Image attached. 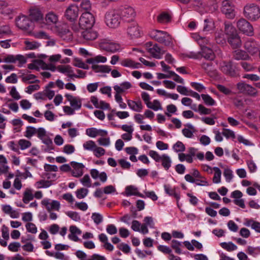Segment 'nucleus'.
Listing matches in <instances>:
<instances>
[{
    "mask_svg": "<svg viewBox=\"0 0 260 260\" xmlns=\"http://www.w3.org/2000/svg\"><path fill=\"white\" fill-rule=\"evenodd\" d=\"M150 36L156 41L166 46H171L173 45V39L166 31L154 30L150 32Z\"/></svg>",
    "mask_w": 260,
    "mask_h": 260,
    "instance_id": "obj_1",
    "label": "nucleus"
},
{
    "mask_svg": "<svg viewBox=\"0 0 260 260\" xmlns=\"http://www.w3.org/2000/svg\"><path fill=\"white\" fill-rule=\"evenodd\" d=\"M107 25L111 28L117 27L121 20L117 9H110L105 14Z\"/></svg>",
    "mask_w": 260,
    "mask_h": 260,
    "instance_id": "obj_2",
    "label": "nucleus"
},
{
    "mask_svg": "<svg viewBox=\"0 0 260 260\" xmlns=\"http://www.w3.org/2000/svg\"><path fill=\"white\" fill-rule=\"evenodd\" d=\"M244 16L250 21H256L260 17V9L254 4L246 5L244 8Z\"/></svg>",
    "mask_w": 260,
    "mask_h": 260,
    "instance_id": "obj_3",
    "label": "nucleus"
},
{
    "mask_svg": "<svg viewBox=\"0 0 260 260\" xmlns=\"http://www.w3.org/2000/svg\"><path fill=\"white\" fill-rule=\"evenodd\" d=\"M149 155L155 160L156 162L161 161L162 166L166 170H168L171 167L172 160L170 156L168 155L164 154L160 156L157 152L154 150L149 151Z\"/></svg>",
    "mask_w": 260,
    "mask_h": 260,
    "instance_id": "obj_4",
    "label": "nucleus"
},
{
    "mask_svg": "<svg viewBox=\"0 0 260 260\" xmlns=\"http://www.w3.org/2000/svg\"><path fill=\"white\" fill-rule=\"evenodd\" d=\"M54 31L60 38L66 41H72L73 39V34L66 24H61L56 25Z\"/></svg>",
    "mask_w": 260,
    "mask_h": 260,
    "instance_id": "obj_5",
    "label": "nucleus"
},
{
    "mask_svg": "<svg viewBox=\"0 0 260 260\" xmlns=\"http://www.w3.org/2000/svg\"><path fill=\"white\" fill-rule=\"evenodd\" d=\"M95 22V19L93 15L86 12L83 13L79 19V25L82 29H90Z\"/></svg>",
    "mask_w": 260,
    "mask_h": 260,
    "instance_id": "obj_6",
    "label": "nucleus"
},
{
    "mask_svg": "<svg viewBox=\"0 0 260 260\" xmlns=\"http://www.w3.org/2000/svg\"><path fill=\"white\" fill-rule=\"evenodd\" d=\"M16 25L23 30H31L34 27V24L29 17L25 15L18 16L16 19Z\"/></svg>",
    "mask_w": 260,
    "mask_h": 260,
    "instance_id": "obj_7",
    "label": "nucleus"
},
{
    "mask_svg": "<svg viewBox=\"0 0 260 260\" xmlns=\"http://www.w3.org/2000/svg\"><path fill=\"white\" fill-rule=\"evenodd\" d=\"M28 17L32 23H40L44 20V14L41 9L38 6L30 7Z\"/></svg>",
    "mask_w": 260,
    "mask_h": 260,
    "instance_id": "obj_8",
    "label": "nucleus"
},
{
    "mask_svg": "<svg viewBox=\"0 0 260 260\" xmlns=\"http://www.w3.org/2000/svg\"><path fill=\"white\" fill-rule=\"evenodd\" d=\"M237 27L239 31L247 36H252L254 34L252 25L244 18L237 21Z\"/></svg>",
    "mask_w": 260,
    "mask_h": 260,
    "instance_id": "obj_9",
    "label": "nucleus"
},
{
    "mask_svg": "<svg viewBox=\"0 0 260 260\" xmlns=\"http://www.w3.org/2000/svg\"><path fill=\"white\" fill-rule=\"evenodd\" d=\"M121 20L127 22L133 21L135 16L134 10L131 7H121L117 9Z\"/></svg>",
    "mask_w": 260,
    "mask_h": 260,
    "instance_id": "obj_10",
    "label": "nucleus"
},
{
    "mask_svg": "<svg viewBox=\"0 0 260 260\" xmlns=\"http://www.w3.org/2000/svg\"><path fill=\"white\" fill-rule=\"evenodd\" d=\"M220 70L224 74L236 77L238 75V71L235 69V67L232 65L231 61H223L220 64Z\"/></svg>",
    "mask_w": 260,
    "mask_h": 260,
    "instance_id": "obj_11",
    "label": "nucleus"
},
{
    "mask_svg": "<svg viewBox=\"0 0 260 260\" xmlns=\"http://www.w3.org/2000/svg\"><path fill=\"white\" fill-rule=\"evenodd\" d=\"M237 87L239 91L243 94L253 96L257 94V90L255 88L244 82L238 83Z\"/></svg>",
    "mask_w": 260,
    "mask_h": 260,
    "instance_id": "obj_12",
    "label": "nucleus"
},
{
    "mask_svg": "<svg viewBox=\"0 0 260 260\" xmlns=\"http://www.w3.org/2000/svg\"><path fill=\"white\" fill-rule=\"evenodd\" d=\"M244 48L251 55H253L260 51L259 44L252 39L247 40L244 44Z\"/></svg>",
    "mask_w": 260,
    "mask_h": 260,
    "instance_id": "obj_13",
    "label": "nucleus"
},
{
    "mask_svg": "<svg viewBox=\"0 0 260 260\" xmlns=\"http://www.w3.org/2000/svg\"><path fill=\"white\" fill-rule=\"evenodd\" d=\"M78 14V7L75 5H71L67 9L64 16L69 21L74 22L77 20Z\"/></svg>",
    "mask_w": 260,
    "mask_h": 260,
    "instance_id": "obj_14",
    "label": "nucleus"
},
{
    "mask_svg": "<svg viewBox=\"0 0 260 260\" xmlns=\"http://www.w3.org/2000/svg\"><path fill=\"white\" fill-rule=\"evenodd\" d=\"M221 12L225 14L226 17L229 19H233L235 16L234 7L231 5L229 1H224L222 2Z\"/></svg>",
    "mask_w": 260,
    "mask_h": 260,
    "instance_id": "obj_15",
    "label": "nucleus"
},
{
    "mask_svg": "<svg viewBox=\"0 0 260 260\" xmlns=\"http://www.w3.org/2000/svg\"><path fill=\"white\" fill-rule=\"evenodd\" d=\"M70 164L73 168V169L71 170L73 176L78 178L83 175V169L85 167L83 164L76 161H71Z\"/></svg>",
    "mask_w": 260,
    "mask_h": 260,
    "instance_id": "obj_16",
    "label": "nucleus"
},
{
    "mask_svg": "<svg viewBox=\"0 0 260 260\" xmlns=\"http://www.w3.org/2000/svg\"><path fill=\"white\" fill-rule=\"evenodd\" d=\"M100 46L102 49L112 53L116 52L120 48L118 44L109 42H101Z\"/></svg>",
    "mask_w": 260,
    "mask_h": 260,
    "instance_id": "obj_17",
    "label": "nucleus"
},
{
    "mask_svg": "<svg viewBox=\"0 0 260 260\" xmlns=\"http://www.w3.org/2000/svg\"><path fill=\"white\" fill-rule=\"evenodd\" d=\"M127 32L132 38L139 37L140 30L138 24L136 22H133L130 24L127 27Z\"/></svg>",
    "mask_w": 260,
    "mask_h": 260,
    "instance_id": "obj_18",
    "label": "nucleus"
},
{
    "mask_svg": "<svg viewBox=\"0 0 260 260\" xmlns=\"http://www.w3.org/2000/svg\"><path fill=\"white\" fill-rule=\"evenodd\" d=\"M200 52V57H204L207 60L212 61L215 58V55L213 50L206 46L202 47L201 51Z\"/></svg>",
    "mask_w": 260,
    "mask_h": 260,
    "instance_id": "obj_19",
    "label": "nucleus"
},
{
    "mask_svg": "<svg viewBox=\"0 0 260 260\" xmlns=\"http://www.w3.org/2000/svg\"><path fill=\"white\" fill-rule=\"evenodd\" d=\"M65 96L74 109L78 110L81 108L82 102L80 98L74 96L70 94H66Z\"/></svg>",
    "mask_w": 260,
    "mask_h": 260,
    "instance_id": "obj_20",
    "label": "nucleus"
},
{
    "mask_svg": "<svg viewBox=\"0 0 260 260\" xmlns=\"http://www.w3.org/2000/svg\"><path fill=\"white\" fill-rule=\"evenodd\" d=\"M228 42L233 49L239 48L241 46V40L237 33L228 38Z\"/></svg>",
    "mask_w": 260,
    "mask_h": 260,
    "instance_id": "obj_21",
    "label": "nucleus"
},
{
    "mask_svg": "<svg viewBox=\"0 0 260 260\" xmlns=\"http://www.w3.org/2000/svg\"><path fill=\"white\" fill-rule=\"evenodd\" d=\"M45 19V23L47 25L56 24L58 21V16L56 13L51 11L46 14Z\"/></svg>",
    "mask_w": 260,
    "mask_h": 260,
    "instance_id": "obj_22",
    "label": "nucleus"
},
{
    "mask_svg": "<svg viewBox=\"0 0 260 260\" xmlns=\"http://www.w3.org/2000/svg\"><path fill=\"white\" fill-rule=\"evenodd\" d=\"M233 57L236 60H249L250 56L247 53L242 50H236L233 52Z\"/></svg>",
    "mask_w": 260,
    "mask_h": 260,
    "instance_id": "obj_23",
    "label": "nucleus"
},
{
    "mask_svg": "<svg viewBox=\"0 0 260 260\" xmlns=\"http://www.w3.org/2000/svg\"><path fill=\"white\" fill-rule=\"evenodd\" d=\"M69 230L71 234L68 236L69 238L75 242L79 241V239L77 235H80L82 233L81 231L75 225L70 226Z\"/></svg>",
    "mask_w": 260,
    "mask_h": 260,
    "instance_id": "obj_24",
    "label": "nucleus"
},
{
    "mask_svg": "<svg viewBox=\"0 0 260 260\" xmlns=\"http://www.w3.org/2000/svg\"><path fill=\"white\" fill-rule=\"evenodd\" d=\"M81 36L83 39L87 41H92L95 40L98 37L97 32L95 31L88 29H84L82 31Z\"/></svg>",
    "mask_w": 260,
    "mask_h": 260,
    "instance_id": "obj_25",
    "label": "nucleus"
},
{
    "mask_svg": "<svg viewBox=\"0 0 260 260\" xmlns=\"http://www.w3.org/2000/svg\"><path fill=\"white\" fill-rule=\"evenodd\" d=\"M185 179L186 181L190 183H195L197 185L199 186H208L209 184L206 180L195 179L193 176L190 174H186L185 176Z\"/></svg>",
    "mask_w": 260,
    "mask_h": 260,
    "instance_id": "obj_26",
    "label": "nucleus"
},
{
    "mask_svg": "<svg viewBox=\"0 0 260 260\" xmlns=\"http://www.w3.org/2000/svg\"><path fill=\"white\" fill-rule=\"evenodd\" d=\"M215 23L211 18H207L204 20L203 31L205 32L213 30L215 28Z\"/></svg>",
    "mask_w": 260,
    "mask_h": 260,
    "instance_id": "obj_27",
    "label": "nucleus"
},
{
    "mask_svg": "<svg viewBox=\"0 0 260 260\" xmlns=\"http://www.w3.org/2000/svg\"><path fill=\"white\" fill-rule=\"evenodd\" d=\"M121 64L123 67L132 68L133 69H138L142 67L140 63L135 62L134 61L129 58L124 59L122 60Z\"/></svg>",
    "mask_w": 260,
    "mask_h": 260,
    "instance_id": "obj_28",
    "label": "nucleus"
},
{
    "mask_svg": "<svg viewBox=\"0 0 260 260\" xmlns=\"http://www.w3.org/2000/svg\"><path fill=\"white\" fill-rule=\"evenodd\" d=\"M125 193L127 196H136L141 198H144V196L138 191L137 188L134 186H127L125 188Z\"/></svg>",
    "mask_w": 260,
    "mask_h": 260,
    "instance_id": "obj_29",
    "label": "nucleus"
},
{
    "mask_svg": "<svg viewBox=\"0 0 260 260\" xmlns=\"http://www.w3.org/2000/svg\"><path fill=\"white\" fill-rule=\"evenodd\" d=\"M127 105L131 109L135 111L140 112L143 109V106L141 101L135 102L128 100Z\"/></svg>",
    "mask_w": 260,
    "mask_h": 260,
    "instance_id": "obj_30",
    "label": "nucleus"
},
{
    "mask_svg": "<svg viewBox=\"0 0 260 260\" xmlns=\"http://www.w3.org/2000/svg\"><path fill=\"white\" fill-rule=\"evenodd\" d=\"M92 69L95 72L109 73L111 71V68L106 65H96L93 64L91 66Z\"/></svg>",
    "mask_w": 260,
    "mask_h": 260,
    "instance_id": "obj_31",
    "label": "nucleus"
},
{
    "mask_svg": "<svg viewBox=\"0 0 260 260\" xmlns=\"http://www.w3.org/2000/svg\"><path fill=\"white\" fill-rule=\"evenodd\" d=\"M21 77L22 79V81L24 83L28 82V83L31 84L39 83L40 82V80L38 79L32 81V80L37 78L36 76L34 74H28L26 76L22 75Z\"/></svg>",
    "mask_w": 260,
    "mask_h": 260,
    "instance_id": "obj_32",
    "label": "nucleus"
},
{
    "mask_svg": "<svg viewBox=\"0 0 260 260\" xmlns=\"http://www.w3.org/2000/svg\"><path fill=\"white\" fill-rule=\"evenodd\" d=\"M164 189L166 193L169 194L170 196L174 197L177 201L180 199L179 194L176 193L175 192V188H172L170 185H164Z\"/></svg>",
    "mask_w": 260,
    "mask_h": 260,
    "instance_id": "obj_33",
    "label": "nucleus"
},
{
    "mask_svg": "<svg viewBox=\"0 0 260 260\" xmlns=\"http://www.w3.org/2000/svg\"><path fill=\"white\" fill-rule=\"evenodd\" d=\"M160 48L159 47L157 44L154 45L152 48L149 49V52L152 55V56L156 58H160Z\"/></svg>",
    "mask_w": 260,
    "mask_h": 260,
    "instance_id": "obj_34",
    "label": "nucleus"
},
{
    "mask_svg": "<svg viewBox=\"0 0 260 260\" xmlns=\"http://www.w3.org/2000/svg\"><path fill=\"white\" fill-rule=\"evenodd\" d=\"M34 199V195L30 189L26 188L23 193L22 201L25 204H27Z\"/></svg>",
    "mask_w": 260,
    "mask_h": 260,
    "instance_id": "obj_35",
    "label": "nucleus"
},
{
    "mask_svg": "<svg viewBox=\"0 0 260 260\" xmlns=\"http://www.w3.org/2000/svg\"><path fill=\"white\" fill-rule=\"evenodd\" d=\"M157 249L165 254H169L170 260H174V258L175 257V256L172 253V250L168 246L159 245L157 247Z\"/></svg>",
    "mask_w": 260,
    "mask_h": 260,
    "instance_id": "obj_36",
    "label": "nucleus"
},
{
    "mask_svg": "<svg viewBox=\"0 0 260 260\" xmlns=\"http://www.w3.org/2000/svg\"><path fill=\"white\" fill-rule=\"evenodd\" d=\"M171 16L167 13L163 12L159 14L157 17V21L159 23H165L169 22L171 20Z\"/></svg>",
    "mask_w": 260,
    "mask_h": 260,
    "instance_id": "obj_37",
    "label": "nucleus"
},
{
    "mask_svg": "<svg viewBox=\"0 0 260 260\" xmlns=\"http://www.w3.org/2000/svg\"><path fill=\"white\" fill-rule=\"evenodd\" d=\"M215 40L216 43L223 45L226 42L224 34L223 32H216L215 34Z\"/></svg>",
    "mask_w": 260,
    "mask_h": 260,
    "instance_id": "obj_38",
    "label": "nucleus"
},
{
    "mask_svg": "<svg viewBox=\"0 0 260 260\" xmlns=\"http://www.w3.org/2000/svg\"><path fill=\"white\" fill-rule=\"evenodd\" d=\"M201 96L206 105L213 106L215 104V101L209 95L202 94Z\"/></svg>",
    "mask_w": 260,
    "mask_h": 260,
    "instance_id": "obj_39",
    "label": "nucleus"
},
{
    "mask_svg": "<svg viewBox=\"0 0 260 260\" xmlns=\"http://www.w3.org/2000/svg\"><path fill=\"white\" fill-rule=\"evenodd\" d=\"M214 171V175L213 178V182L215 183H218L220 182V178L221 175V170L217 167H214L213 168Z\"/></svg>",
    "mask_w": 260,
    "mask_h": 260,
    "instance_id": "obj_40",
    "label": "nucleus"
},
{
    "mask_svg": "<svg viewBox=\"0 0 260 260\" xmlns=\"http://www.w3.org/2000/svg\"><path fill=\"white\" fill-rule=\"evenodd\" d=\"M225 34L230 37L234 35L235 33H237L235 28L232 26V24L229 23H225L224 26Z\"/></svg>",
    "mask_w": 260,
    "mask_h": 260,
    "instance_id": "obj_41",
    "label": "nucleus"
},
{
    "mask_svg": "<svg viewBox=\"0 0 260 260\" xmlns=\"http://www.w3.org/2000/svg\"><path fill=\"white\" fill-rule=\"evenodd\" d=\"M220 246L224 249L229 251H232L237 249V247L236 245L233 243L232 242L226 243L222 242L220 243Z\"/></svg>",
    "mask_w": 260,
    "mask_h": 260,
    "instance_id": "obj_42",
    "label": "nucleus"
},
{
    "mask_svg": "<svg viewBox=\"0 0 260 260\" xmlns=\"http://www.w3.org/2000/svg\"><path fill=\"white\" fill-rule=\"evenodd\" d=\"M192 109L195 111H198L201 114L208 115L210 114L212 112L210 109L207 108L201 104L198 106V110L195 108H192Z\"/></svg>",
    "mask_w": 260,
    "mask_h": 260,
    "instance_id": "obj_43",
    "label": "nucleus"
},
{
    "mask_svg": "<svg viewBox=\"0 0 260 260\" xmlns=\"http://www.w3.org/2000/svg\"><path fill=\"white\" fill-rule=\"evenodd\" d=\"M24 44L25 45L26 50H34L40 46L39 43L35 41L29 42L28 41H25Z\"/></svg>",
    "mask_w": 260,
    "mask_h": 260,
    "instance_id": "obj_44",
    "label": "nucleus"
},
{
    "mask_svg": "<svg viewBox=\"0 0 260 260\" xmlns=\"http://www.w3.org/2000/svg\"><path fill=\"white\" fill-rule=\"evenodd\" d=\"M46 253L47 255L50 256H54L57 259H61V260H65L66 259V256L64 255L63 253L59 252H56L55 253L50 252L48 250L46 251Z\"/></svg>",
    "mask_w": 260,
    "mask_h": 260,
    "instance_id": "obj_45",
    "label": "nucleus"
},
{
    "mask_svg": "<svg viewBox=\"0 0 260 260\" xmlns=\"http://www.w3.org/2000/svg\"><path fill=\"white\" fill-rule=\"evenodd\" d=\"M181 246V243L176 240H173L172 241L171 243V247L175 250V251L177 254H181V250L180 248V246Z\"/></svg>",
    "mask_w": 260,
    "mask_h": 260,
    "instance_id": "obj_46",
    "label": "nucleus"
},
{
    "mask_svg": "<svg viewBox=\"0 0 260 260\" xmlns=\"http://www.w3.org/2000/svg\"><path fill=\"white\" fill-rule=\"evenodd\" d=\"M173 148L176 152H183L185 150V145L181 141H177L173 145Z\"/></svg>",
    "mask_w": 260,
    "mask_h": 260,
    "instance_id": "obj_47",
    "label": "nucleus"
},
{
    "mask_svg": "<svg viewBox=\"0 0 260 260\" xmlns=\"http://www.w3.org/2000/svg\"><path fill=\"white\" fill-rule=\"evenodd\" d=\"M74 61L75 62L73 63L74 66L85 70L89 69V66L83 62L81 59L75 58Z\"/></svg>",
    "mask_w": 260,
    "mask_h": 260,
    "instance_id": "obj_48",
    "label": "nucleus"
},
{
    "mask_svg": "<svg viewBox=\"0 0 260 260\" xmlns=\"http://www.w3.org/2000/svg\"><path fill=\"white\" fill-rule=\"evenodd\" d=\"M37 133V129L32 126H27L26 127V130L24 136L30 139L34 134Z\"/></svg>",
    "mask_w": 260,
    "mask_h": 260,
    "instance_id": "obj_49",
    "label": "nucleus"
},
{
    "mask_svg": "<svg viewBox=\"0 0 260 260\" xmlns=\"http://www.w3.org/2000/svg\"><path fill=\"white\" fill-rule=\"evenodd\" d=\"M95 147L96 144L95 142L92 140L86 141L83 144V148L85 150L93 151Z\"/></svg>",
    "mask_w": 260,
    "mask_h": 260,
    "instance_id": "obj_50",
    "label": "nucleus"
},
{
    "mask_svg": "<svg viewBox=\"0 0 260 260\" xmlns=\"http://www.w3.org/2000/svg\"><path fill=\"white\" fill-rule=\"evenodd\" d=\"M88 192V189L85 188L78 189L76 191V196L79 199H83L86 196Z\"/></svg>",
    "mask_w": 260,
    "mask_h": 260,
    "instance_id": "obj_51",
    "label": "nucleus"
},
{
    "mask_svg": "<svg viewBox=\"0 0 260 260\" xmlns=\"http://www.w3.org/2000/svg\"><path fill=\"white\" fill-rule=\"evenodd\" d=\"M18 144L20 146V148L22 150H24L30 147L31 145V143L30 141L25 139H20L18 141Z\"/></svg>",
    "mask_w": 260,
    "mask_h": 260,
    "instance_id": "obj_52",
    "label": "nucleus"
},
{
    "mask_svg": "<svg viewBox=\"0 0 260 260\" xmlns=\"http://www.w3.org/2000/svg\"><path fill=\"white\" fill-rule=\"evenodd\" d=\"M80 6L82 9L89 11L91 9V4L89 0H82Z\"/></svg>",
    "mask_w": 260,
    "mask_h": 260,
    "instance_id": "obj_53",
    "label": "nucleus"
},
{
    "mask_svg": "<svg viewBox=\"0 0 260 260\" xmlns=\"http://www.w3.org/2000/svg\"><path fill=\"white\" fill-rule=\"evenodd\" d=\"M43 143L46 144L48 147V150H53V143L52 140L48 136H46L43 139L41 140Z\"/></svg>",
    "mask_w": 260,
    "mask_h": 260,
    "instance_id": "obj_54",
    "label": "nucleus"
},
{
    "mask_svg": "<svg viewBox=\"0 0 260 260\" xmlns=\"http://www.w3.org/2000/svg\"><path fill=\"white\" fill-rule=\"evenodd\" d=\"M201 67L208 74H209L212 71L213 63L211 62H203L201 64Z\"/></svg>",
    "mask_w": 260,
    "mask_h": 260,
    "instance_id": "obj_55",
    "label": "nucleus"
},
{
    "mask_svg": "<svg viewBox=\"0 0 260 260\" xmlns=\"http://www.w3.org/2000/svg\"><path fill=\"white\" fill-rule=\"evenodd\" d=\"M216 87L220 92L225 95H230L232 93L231 90L222 85L217 84Z\"/></svg>",
    "mask_w": 260,
    "mask_h": 260,
    "instance_id": "obj_56",
    "label": "nucleus"
},
{
    "mask_svg": "<svg viewBox=\"0 0 260 260\" xmlns=\"http://www.w3.org/2000/svg\"><path fill=\"white\" fill-rule=\"evenodd\" d=\"M222 134L227 139L231 138L234 139L236 137L234 132L229 129L223 128Z\"/></svg>",
    "mask_w": 260,
    "mask_h": 260,
    "instance_id": "obj_57",
    "label": "nucleus"
},
{
    "mask_svg": "<svg viewBox=\"0 0 260 260\" xmlns=\"http://www.w3.org/2000/svg\"><path fill=\"white\" fill-rule=\"evenodd\" d=\"M86 134L87 135L90 137H95L99 134V131L95 128H87L86 131Z\"/></svg>",
    "mask_w": 260,
    "mask_h": 260,
    "instance_id": "obj_58",
    "label": "nucleus"
},
{
    "mask_svg": "<svg viewBox=\"0 0 260 260\" xmlns=\"http://www.w3.org/2000/svg\"><path fill=\"white\" fill-rule=\"evenodd\" d=\"M66 214L72 219L76 221H78L81 219L80 215L76 212L68 211L66 213Z\"/></svg>",
    "mask_w": 260,
    "mask_h": 260,
    "instance_id": "obj_59",
    "label": "nucleus"
},
{
    "mask_svg": "<svg viewBox=\"0 0 260 260\" xmlns=\"http://www.w3.org/2000/svg\"><path fill=\"white\" fill-rule=\"evenodd\" d=\"M26 228L28 232L32 234H36L37 232V228L36 225L32 222H28L26 224Z\"/></svg>",
    "mask_w": 260,
    "mask_h": 260,
    "instance_id": "obj_60",
    "label": "nucleus"
},
{
    "mask_svg": "<svg viewBox=\"0 0 260 260\" xmlns=\"http://www.w3.org/2000/svg\"><path fill=\"white\" fill-rule=\"evenodd\" d=\"M91 218L93 219V220L94 221V222L96 224H100L103 221V217L99 213H92Z\"/></svg>",
    "mask_w": 260,
    "mask_h": 260,
    "instance_id": "obj_61",
    "label": "nucleus"
},
{
    "mask_svg": "<svg viewBox=\"0 0 260 260\" xmlns=\"http://www.w3.org/2000/svg\"><path fill=\"white\" fill-rule=\"evenodd\" d=\"M20 247V244L18 242H12L8 246V249L9 250L13 252H17L19 250V248Z\"/></svg>",
    "mask_w": 260,
    "mask_h": 260,
    "instance_id": "obj_62",
    "label": "nucleus"
},
{
    "mask_svg": "<svg viewBox=\"0 0 260 260\" xmlns=\"http://www.w3.org/2000/svg\"><path fill=\"white\" fill-rule=\"evenodd\" d=\"M232 171L229 169H225L223 172V175L227 181L230 182L233 178Z\"/></svg>",
    "mask_w": 260,
    "mask_h": 260,
    "instance_id": "obj_63",
    "label": "nucleus"
},
{
    "mask_svg": "<svg viewBox=\"0 0 260 260\" xmlns=\"http://www.w3.org/2000/svg\"><path fill=\"white\" fill-rule=\"evenodd\" d=\"M93 151L95 152L94 155L97 157H100V156L104 155L105 153V150L104 148L102 147H98L96 146Z\"/></svg>",
    "mask_w": 260,
    "mask_h": 260,
    "instance_id": "obj_64",
    "label": "nucleus"
}]
</instances>
